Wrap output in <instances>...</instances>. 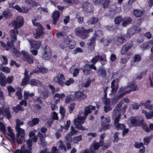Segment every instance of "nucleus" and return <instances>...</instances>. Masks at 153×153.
Returning <instances> with one entry per match:
<instances>
[{
    "label": "nucleus",
    "mask_w": 153,
    "mask_h": 153,
    "mask_svg": "<svg viewBox=\"0 0 153 153\" xmlns=\"http://www.w3.org/2000/svg\"><path fill=\"white\" fill-rule=\"evenodd\" d=\"M51 56V53L48 46L47 45L45 46V49L42 50L41 56L45 59H48Z\"/></svg>",
    "instance_id": "obj_13"
},
{
    "label": "nucleus",
    "mask_w": 153,
    "mask_h": 153,
    "mask_svg": "<svg viewBox=\"0 0 153 153\" xmlns=\"http://www.w3.org/2000/svg\"><path fill=\"white\" fill-rule=\"evenodd\" d=\"M65 79L63 74H58L55 77L53 81L54 82L59 84L61 86L65 85Z\"/></svg>",
    "instance_id": "obj_11"
},
{
    "label": "nucleus",
    "mask_w": 153,
    "mask_h": 153,
    "mask_svg": "<svg viewBox=\"0 0 153 153\" xmlns=\"http://www.w3.org/2000/svg\"><path fill=\"white\" fill-rule=\"evenodd\" d=\"M74 96L76 100L78 101H81L86 98L87 95L84 92L81 91H78L75 93Z\"/></svg>",
    "instance_id": "obj_17"
},
{
    "label": "nucleus",
    "mask_w": 153,
    "mask_h": 153,
    "mask_svg": "<svg viewBox=\"0 0 153 153\" xmlns=\"http://www.w3.org/2000/svg\"><path fill=\"white\" fill-rule=\"evenodd\" d=\"M91 83V81L89 79L85 82H82L81 84V86L83 87H85L86 88L89 86Z\"/></svg>",
    "instance_id": "obj_48"
},
{
    "label": "nucleus",
    "mask_w": 153,
    "mask_h": 153,
    "mask_svg": "<svg viewBox=\"0 0 153 153\" xmlns=\"http://www.w3.org/2000/svg\"><path fill=\"white\" fill-rule=\"evenodd\" d=\"M13 79L14 77L13 76H8L7 78H6V83H8V84L11 83L13 81Z\"/></svg>",
    "instance_id": "obj_54"
},
{
    "label": "nucleus",
    "mask_w": 153,
    "mask_h": 153,
    "mask_svg": "<svg viewBox=\"0 0 153 153\" xmlns=\"http://www.w3.org/2000/svg\"><path fill=\"white\" fill-rule=\"evenodd\" d=\"M101 126L103 129L107 130L109 129L111 127V120L109 117H107L102 120Z\"/></svg>",
    "instance_id": "obj_16"
},
{
    "label": "nucleus",
    "mask_w": 153,
    "mask_h": 153,
    "mask_svg": "<svg viewBox=\"0 0 153 153\" xmlns=\"http://www.w3.org/2000/svg\"><path fill=\"white\" fill-rule=\"evenodd\" d=\"M48 70L46 68L41 67L40 68L37 67L33 71L34 73H37L39 72L43 74L46 73L47 72Z\"/></svg>",
    "instance_id": "obj_37"
},
{
    "label": "nucleus",
    "mask_w": 153,
    "mask_h": 153,
    "mask_svg": "<svg viewBox=\"0 0 153 153\" xmlns=\"http://www.w3.org/2000/svg\"><path fill=\"white\" fill-rule=\"evenodd\" d=\"M37 140V137L36 136H34L32 138L29 139V140H27V145L29 149H25V147L23 146L21 147L20 150H16L14 153H31V150L32 143V141L33 142H36Z\"/></svg>",
    "instance_id": "obj_5"
},
{
    "label": "nucleus",
    "mask_w": 153,
    "mask_h": 153,
    "mask_svg": "<svg viewBox=\"0 0 153 153\" xmlns=\"http://www.w3.org/2000/svg\"><path fill=\"white\" fill-rule=\"evenodd\" d=\"M76 18L78 20V22L79 23H82L83 22V17L81 16L80 14L77 13L76 15Z\"/></svg>",
    "instance_id": "obj_57"
},
{
    "label": "nucleus",
    "mask_w": 153,
    "mask_h": 153,
    "mask_svg": "<svg viewBox=\"0 0 153 153\" xmlns=\"http://www.w3.org/2000/svg\"><path fill=\"white\" fill-rule=\"evenodd\" d=\"M123 103V100H121L115 107L112 113V116H121L120 108Z\"/></svg>",
    "instance_id": "obj_19"
},
{
    "label": "nucleus",
    "mask_w": 153,
    "mask_h": 153,
    "mask_svg": "<svg viewBox=\"0 0 153 153\" xmlns=\"http://www.w3.org/2000/svg\"><path fill=\"white\" fill-rule=\"evenodd\" d=\"M100 58H101V56H97L93 58L91 61L93 64H95L98 60H100Z\"/></svg>",
    "instance_id": "obj_49"
},
{
    "label": "nucleus",
    "mask_w": 153,
    "mask_h": 153,
    "mask_svg": "<svg viewBox=\"0 0 153 153\" xmlns=\"http://www.w3.org/2000/svg\"><path fill=\"white\" fill-rule=\"evenodd\" d=\"M150 42H146L144 43L142 45V48L143 49H147L149 48L150 47Z\"/></svg>",
    "instance_id": "obj_55"
},
{
    "label": "nucleus",
    "mask_w": 153,
    "mask_h": 153,
    "mask_svg": "<svg viewBox=\"0 0 153 153\" xmlns=\"http://www.w3.org/2000/svg\"><path fill=\"white\" fill-rule=\"evenodd\" d=\"M100 42L103 43L104 45L107 46L111 43L112 40L110 38H103L101 39Z\"/></svg>",
    "instance_id": "obj_31"
},
{
    "label": "nucleus",
    "mask_w": 153,
    "mask_h": 153,
    "mask_svg": "<svg viewBox=\"0 0 153 153\" xmlns=\"http://www.w3.org/2000/svg\"><path fill=\"white\" fill-rule=\"evenodd\" d=\"M2 71L3 72L8 74L10 72V69L8 67H4L2 68Z\"/></svg>",
    "instance_id": "obj_64"
},
{
    "label": "nucleus",
    "mask_w": 153,
    "mask_h": 153,
    "mask_svg": "<svg viewBox=\"0 0 153 153\" xmlns=\"http://www.w3.org/2000/svg\"><path fill=\"white\" fill-rule=\"evenodd\" d=\"M28 72L26 70L24 73L25 78L22 80V82L21 84L22 86H23L26 84L27 82L29 80L30 77L28 76Z\"/></svg>",
    "instance_id": "obj_33"
},
{
    "label": "nucleus",
    "mask_w": 153,
    "mask_h": 153,
    "mask_svg": "<svg viewBox=\"0 0 153 153\" xmlns=\"http://www.w3.org/2000/svg\"><path fill=\"white\" fill-rule=\"evenodd\" d=\"M99 21L97 18H91L88 20L87 23L88 25L94 24L97 23Z\"/></svg>",
    "instance_id": "obj_39"
},
{
    "label": "nucleus",
    "mask_w": 153,
    "mask_h": 153,
    "mask_svg": "<svg viewBox=\"0 0 153 153\" xmlns=\"http://www.w3.org/2000/svg\"><path fill=\"white\" fill-rule=\"evenodd\" d=\"M67 43L68 47L71 49L74 48L76 46V42L74 40H69L68 41V43Z\"/></svg>",
    "instance_id": "obj_45"
},
{
    "label": "nucleus",
    "mask_w": 153,
    "mask_h": 153,
    "mask_svg": "<svg viewBox=\"0 0 153 153\" xmlns=\"http://www.w3.org/2000/svg\"><path fill=\"white\" fill-rule=\"evenodd\" d=\"M143 13V12L140 10L134 9L133 10V14L136 17H140L141 16Z\"/></svg>",
    "instance_id": "obj_38"
},
{
    "label": "nucleus",
    "mask_w": 153,
    "mask_h": 153,
    "mask_svg": "<svg viewBox=\"0 0 153 153\" xmlns=\"http://www.w3.org/2000/svg\"><path fill=\"white\" fill-rule=\"evenodd\" d=\"M132 20V19L131 17H125L123 19L122 25L123 26H126L131 23Z\"/></svg>",
    "instance_id": "obj_27"
},
{
    "label": "nucleus",
    "mask_w": 153,
    "mask_h": 153,
    "mask_svg": "<svg viewBox=\"0 0 153 153\" xmlns=\"http://www.w3.org/2000/svg\"><path fill=\"white\" fill-rule=\"evenodd\" d=\"M141 59V56L139 54H135L133 57V61L134 62H140Z\"/></svg>",
    "instance_id": "obj_47"
},
{
    "label": "nucleus",
    "mask_w": 153,
    "mask_h": 153,
    "mask_svg": "<svg viewBox=\"0 0 153 153\" xmlns=\"http://www.w3.org/2000/svg\"><path fill=\"white\" fill-rule=\"evenodd\" d=\"M120 117L121 116L120 115L118 116H112V118L114 119V124L115 127L117 130L123 129L125 127L124 124L118 123Z\"/></svg>",
    "instance_id": "obj_12"
},
{
    "label": "nucleus",
    "mask_w": 153,
    "mask_h": 153,
    "mask_svg": "<svg viewBox=\"0 0 153 153\" xmlns=\"http://www.w3.org/2000/svg\"><path fill=\"white\" fill-rule=\"evenodd\" d=\"M10 40H9L7 43V45L2 41L0 42L1 46L6 50H8L12 48L13 47V43L16 40L17 38L16 33L15 30H11L10 31Z\"/></svg>",
    "instance_id": "obj_3"
},
{
    "label": "nucleus",
    "mask_w": 153,
    "mask_h": 153,
    "mask_svg": "<svg viewBox=\"0 0 153 153\" xmlns=\"http://www.w3.org/2000/svg\"><path fill=\"white\" fill-rule=\"evenodd\" d=\"M138 88L137 85L135 84L132 83H129L127 85L122 87L120 91V94L117 97H114L115 99L117 98V100L120 99L126 94H128L131 91H136L138 90Z\"/></svg>",
    "instance_id": "obj_1"
},
{
    "label": "nucleus",
    "mask_w": 153,
    "mask_h": 153,
    "mask_svg": "<svg viewBox=\"0 0 153 153\" xmlns=\"http://www.w3.org/2000/svg\"><path fill=\"white\" fill-rule=\"evenodd\" d=\"M39 119L38 118H34L32 120L28 122V125L29 126H33L36 124H38L39 122Z\"/></svg>",
    "instance_id": "obj_32"
},
{
    "label": "nucleus",
    "mask_w": 153,
    "mask_h": 153,
    "mask_svg": "<svg viewBox=\"0 0 153 153\" xmlns=\"http://www.w3.org/2000/svg\"><path fill=\"white\" fill-rule=\"evenodd\" d=\"M152 139L151 136L146 137L143 139L144 143L146 145L148 144L149 143L151 139Z\"/></svg>",
    "instance_id": "obj_63"
},
{
    "label": "nucleus",
    "mask_w": 153,
    "mask_h": 153,
    "mask_svg": "<svg viewBox=\"0 0 153 153\" xmlns=\"http://www.w3.org/2000/svg\"><path fill=\"white\" fill-rule=\"evenodd\" d=\"M143 129L144 130H145L147 132H150V129H149L148 126L146 125V123H143V121L142 124H141V125Z\"/></svg>",
    "instance_id": "obj_56"
},
{
    "label": "nucleus",
    "mask_w": 153,
    "mask_h": 153,
    "mask_svg": "<svg viewBox=\"0 0 153 153\" xmlns=\"http://www.w3.org/2000/svg\"><path fill=\"white\" fill-rule=\"evenodd\" d=\"M22 8L23 9L18 5H16L13 7L14 9H16L19 12L24 13H27L29 10H30V8H26L25 6H23Z\"/></svg>",
    "instance_id": "obj_22"
},
{
    "label": "nucleus",
    "mask_w": 153,
    "mask_h": 153,
    "mask_svg": "<svg viewBox=\"0 0 153 153\" xmlns=\"http://www.w3.org/2000/svg\"><path fill=\"white\" fill-rule=\"evenodd\" d=\"M34 95L33 93H30L29 91H25L24 93V98L25 100H27L29 97H31Z\"/></svg>",
    "instance_id": "obj_46"
},
{
    "label": "nucleus",
    "mask_w": 153,
    "mask_h": 153,
    "mask_svg": "<svg viewBox=\"0 0 153 153\" xmlns=\"http://www.w3.org/2000/svg\"><path fill=\"white\" fill-rule=\"evenodd\" d=\"M82 7L84 10L88 12H90L92 11L93 6L92 5L88 2L83 3Z\"/></svg>",
    "instance_id": "obj_24"
},
{
    "label": "nucleus",
    "mask_w": 153,
    "mask_h": 153,
    "mask_svg": "<svg viewBox=\"0 0 153 153\" xmlns=\"http://www.w3.org/2000/svg\"><path fill=\"white\" fill-rule=\"evenodd\" d=\"M82 139V136L80 135L74 137L73 139V141L74 143H76Z\"/></svg>",
    "instance_id": "obj_51"
},
{
    "label": "nucleus",
    "mask_w": 153,
    "mask_h": 153,
    "mask_svg": "<svg viewBox=\"0 0 153 153\" xmlns=\"http://www.w3.org/2000/svg\"><path fill=\"white\" fill-rule=\"evenodd\" d=\"M74 95L71 94L67 96L65 98V102L67 103H69L72 101L75 100Z\"/></svg>",
    "instance_id": "obj_40"
},
{
    "label": "nucleus",
    "mask_w": 153,
    "mask_h": 153,
    "mask_svg": "<svg viewBox=\"0 0 153 153\" xmlns=\"http://www.w3.org/2000/svg\"><path fill=\"white\" fill-rule=\"evenodd\" d=\"M123 103V100H121L115 107L112 113V116H121L120 108Z\"/></svg>",
    "instance_id": "obj_18"
},
{
    "label": "nucleus",
    "mask_w": 153,
    "mask_h": 153,
    "mask_svg": "<svg viewBox=\"0 0 153 153\" xmlns=\"http://www.w3.org/2000/svg\"><path fill=\"white\" fill-rule=\"evenodd\" d=\"M2 14L4 17L6 19H10L12 16L11 12L8 10H4Z\"/></svg>",
    "instance_id": "obj_42"
},
{
    "label": "nucleus",
    "mask_w": 153,
    "mask_h": 153,
    "mask_svg": "<svg viewBox=\"0 0 153 153\" xmlns=\"http://www.w3.org/2000/svg\"><path fill=\"white\" fill-rule=\"evenodd\" d=\"M93 31V30L91 28L85 29L83 27H78L75 30V34L83 39L89 36V33Z\"/></svg>",
    "instance_id": "obj_4"
},
{
    "label": "nucleus",
    "mask_w": 153,
    "mask_h": 153,
    "mask_svg": "<svg viewBox=\"0 0 153 153\" xmlns=\"http://www.w3.org/2000/svg\"><path fill=\"white\" fill-rule=\"evenodd\" d=\"M135 28H136V26H134L129 29L127 34V37H130L131 36L133 35L136 32Z\"/></svg>",
    "instance_id": "obj_30"
},
{
    "label": "nucleus",
    "mask_w": 153,
    "mask_h": 153,
    "mask_svg": "<svg viewBox=\"0 0 153 153\" xmlns=\"http://www.w3.org/2000/svg\"><path fill=\"white\" fill-rule=\"evenodd\" d=\"M12 48H13V52L14 54L17 57H20L21 56L20 52L17 50L14 46Z\"/></svg>",
    "instance_id": "obj_62"
},
{
    "label": "nucleus",
    "mask_w": 153,
    "mask_h": 153,
    "mask_svg": "<svg viewBox=\"0 0 153 153\" xmlns=\"http://www.w3.org/2000/svg\"><path fill=\"white\" fill-rule=\"evenodd\" d=\"M103 34V31L101 30H98L95 32L93 36L90 39V42L88 44V47L91 50H93L94 49V44L97 37L102 36Z\"/></svg>",
    "instance_id": "obj_9"
},
{
    "label": "nucleus",
    "mask_w": 153,
    "mask_h": 153,
    "mask_svg": "<svg viewBox=\"0 0 153 153\" xmlns=\"http://www.w3.org/2000/svg\"><path fill=\"white\" fill-rule=\"evenodd\" d=\"M71 131L65 137V140L69 142H71L72 141L71 137L75 134L77 133V131L74 129V128L73 126H71Z\"/></svg>",
    "instance_id": "obj_21"
},
{
    "label": "nucleus",
    "mask_w": 153,
    "mask_h": 153,
    "mask_svg": "<svg viewBox=\"0 0 153 153\" xmlns=\"http://www.w3.org/2000/svg\"><path fill=\"white\" fill-rule=\"evenodd\" d=\"M16 129L17 131L16 141L18 144H21L25 139V130L18 126H16Z\"/></svg>",
    "instance_id": "obj_7"
},
{
    "label": "nucleus",
    "mask_w": 153,
    "mask_h": 153,
    "mask_svg": "<svg viewBox=\"0 0 153 153\" xmlns=\"http://www.w3.org/2000/svg\"><path fill=\"white\" fill-rule=\"evenodd\" d=\"M33 56L29 55L24 60L25 61L29 64H31L33 62Z\"/></svg>",
    "instance_id": "obj_53"
},
{
    "label": "nucleus",
    "mask_w": 153,
    "mask_h": 153,
    "mask_svg": "<svg viewBox=\"0 0 153 153\" xmlns=\"http://www.w3.org/2000/svg\"><path fill=\"white\" fill-rule=\"evenodd\" d=\"M14 111L16 113L18 112L19 111H23V109L19 105H18L14 107L13 108Z\"/></svg>",
    "instance_id": "obj_50"
},
{
    "label": "nucleus",
    "mask_w": 153,
    "mask_h": 153,
    "mask_svg": "<svg viewBox=\"0 0 153 153\" xmlns=\"http://www.w3.org/2000/svg\"><path fill=\"white\" fill-rule=\"evenodd\" d=\"M6 116L7 119H10L11 116L9 111V108L8 106H3L2 108L0 107V116Z\"/></svg>",
    "instance_id": "obj_15"
},
{
    "label": "nucleus",
    "mask_w": 153,
    "mask_h": 153,
    "mask_svg": "<svg viewBox=\"0 0 153 153\" xmlns=\"http://www.w3.org/2000/svg\"><path fill=\"white\" fill-rule=\"evenodd\" d=\"M38 135L40 138L41 144L43 146H45L46 144V143L45 141V136L44 137V135L39 132L38 133Z\"/></svg>",
    "instance_id": "obj_41"
},
{
    "label": "nucleus",
    "mask_w": 153,
    "mask_h": 153,
    "mask_svg": "<svg viewBox=\"0 0 153 153\" xmlns=\"http://www.w3.org/2000/svg\"><path fill=\"white\" fill-rule=\"evenodd\" d=\"M103 145V142L100 140L99 142L94 141L93 144L91 145L90 148V152L91 153H95V151L98 149L100 146H102Z\"/></svg>",
    "instance_id": "obj_14"
},
{
    "label": "nucleus",
    "mask_w": 153,
    "mask_h": 153,
    "mask_svg": "<svg viewBox=\"0 0 153 153\" xmlns=\"http://www.w3.org/2000/svg\"><path fill=\"white\" fill-rule=\"evenodd\" d=\"M151 102V101L148 100L142 104L144 105L145 108L149 110H153V105L150 104ZM142 112L143 113L145 114L147 119H149L153 118V111L149 113L145 110H143Z\"/></svg>",
    "instance_id": "obj_8"
},
{
    "label": "nucleus",
    "mask_w": 153,
    "mask_h": 153,
    "mask_svg": "<svg viewBox=\"0 0 153 153\" xmlns=\"http://www.w3.org/2000/svg\"><path fill=\"white\" fill-rule=\"evenodd\" d=\"M86 116L81 112L78 114L76 118H75L74 120V123L77 128L81 130H87L83 126L82 124L84 123L86 119Z\"/></svg>",
    "instance_id": "obj_2"
},
{
    "label": "nucleus",
    "mask_w": 153,
    "mask_h": 153,
    "mask_svg": "<svg viewBox=\"0 0 153 153\" xmlns=\"http://www.w3.org/2000/svg\"><path fill=\"white\" fill-rule=\"evenodd\" d=\"M125 38L124 35H121L118 36L117 38V44L118 45H121L124 41Z\"/></svg>",
    "instance_id": "obj_36"
},
{
    "label": "nucleus",
    "mask_w": 153,
    "mask_h": 153,
    "mask_svg": "<svg viewBox=\"0 0 153 153\" xmlns=\"http://www.w3.org/2000/svg\"><path fill=\"white\" fill-rule=\"evenodd\" d=\"M74 81V80L73 78H70L65 82V85L68 86L69 85L73 83Z\"/></svg>",
    "instance_id": "obj_59"
},
{
    "label": "nucleus",
    "mask_w": 153,
    "mask_h": 153,
    "mask_svg": "<svg viewBox=\"0 0 153 153\" xmlns=\"http://www.w3.org/2000/svg\"><path fill=\"white\" fill-rule=\"evenodd\" d=\"M144 120L143 118L141 117H131L129 119L127 123L130 127L139 126L142 124Z\"/></svg>",
    "instance_id": "obj_6"
},
{
    "label": "nucleus",
    "mask_w": 153,
    "mask_h": 153,
    "mask_svg": "<svg viewBox=\"0 0 153 153\" xmlns=\"http://www.w3.org/2000/svg\"><path fill=\"white\" fill-rule=\"evenodd\" d=\"M142 105L140 103V105L137 103H134L132 105V108L133 110H137L139 109L140 106Z\"/></svg>",
    "instance_id": "obj_58"
},
{
    "label": "nucleus",
    "mask_w": 153,
    "mask_h": 153,
    "mask_svg": "<svg viewBox=\"0 0 153 153\" xmlns=\"http://www.w3.org/2000/svg\"><path fill=\"white\" fill-rule=\"evenodd\" d=\"M95 108V106L89 105L86 107L83 114L86 117L90 113L92 110H94Z\"/></svg>",
    "instance_id": "obj_28"
},
{
    "label": "nucleus",
    "mask_w": 153,
    "mask_h": 153,
    "mask_svg": "<svg viewBox=\"0 0 153 153\" xmlns=\"http://www.w3.org/2000/svg\"><path fill=\"white\" fill-rule=\"evenodd\" d=\"M6 77L2 73H0V84L2 86L6 85Z\"/></svg>",
    "instance_id": "obj_35"
},
{
    "label": "nucleus",
    "mask_w": 153,
    "mask_h": 153,
    "mask_svg": "<svg viewBox=\"0 0 153 153\" xmlns=\"http://www.w3.org/2000/svg\"><path fill=\"white\" fill-rule=\"evenodd\" d=\"M33 3V1L32 0H25L24 3L25 4L24 6H25L26 8H30L31 10Z\"/></svg>",
    "instance_id": "obj_43"
},
{
    "label": "nucleus",
    "mask_w": 153,
    "mask_h": 153,
    "mask_svg": "<svg viewBox=\"0 0 153 153\" xmlns=\"http://www.w3.org/2000/svg\"><path fill=\"white\" fill-rule=\"evenodd\" d=\"M29 83L32 85L39 86L41 85V83L39 81L34 79H31Z\"/></svg>",
    "instance_id": "obj_44"
},
{
    "label": "nucleus",
    "mask_w": 153,
    "mask_h": 153,
    "mask_svg": "<svg viewBox=\"0 0 153 153\" xmlns=\"http://www.w3.org/2000/svg\"><path fill=\"white\" fill-rule=\"evenodd\" d=\"M8 131L9 132L8 135L10 137L15 136V134L13 132V130L10 127H8L7 128Z\"/></svg>",
    "instance_id": "obj_61"
},
{
    "label": "nucleus",
    "mask_w": 153,
    "mask_h": 153,
    "mask_svg": "<svg viewBox=\"0 0 153 153\" xmlns=\"http://www.w3.org/2000/svg\"><path fill=\"white\" fill-rule=\"evenodd\" d=\"M118 85L116 82L115 79H114L111 82V92L112 94H115L117 92L118 88Z\"/></svg>",
    "instance_id": "obj_25"
},
{
    "label": "nucleus",
    "mask_w": 153,
    "mask_h": 153,
    "mask_svg": "<svg viewBox=\"0 0 153 153\" xmlns=\"http://www.w3.org/2000/svg\"><path fill=\"white\" fill-rule=\"evenodd\" d=\"M43 28L37 29L36 33H34L35 37L37 39L42 36L43 34Z\"/></svg>",
    "instance_id": "obj_29"
},
{
    "label": "nucleus",
    "mask_w": 153,
    "mask_h": 153,
    "mask_svg": "<svg viewBox=\"0 0 153 153\" xmlns=\"http://www.w3.org/2000/svg\"><path fill=\"white\" fill-rule=\"evenodd\" d=\"M103 101L105 104L104 110L105 112H107L111 109L109 99L104 98L103 99Z\"/></svg>",
    "instance_id": "obj_20"
},
{
    "label": "nucleus",
    "mask_w": 153,
    "mask_h": 153,
    "mask_svg": "<svg viewBox=\"0 0 153 153\" xmlns=\"http://www.w3.org/2000/svg\"><path fill=\"white\" fill-rule=\"evenodd\" d=\"M98 74L102 78H105L106 75V71L102 68H100L98 70Z\"/></svg>",
    "instance_id": "obj_34"
},
{
    "label": "nucleus",
    "mask_w": 153,
    "mask_h": 153,
    "mask_svg": "<svg viewBox=\"0 0 153 153\" xmlns=\"http://www.w3.org/2000/svg\"><path fill=\"white\" fill-rule=\"evenodd\" d=\"M59 143H60V145L59 148L60 149H63L65 151H66L67 149L62 141V140H60Z\"/></svg>",
    "instance_id": "obj_60"
},
{
    "label": "nucleus",
    "mask_w": 153,
    "mask_h": 153,
    "mask_svg": "<svg viewBox=\"0 0 153 153\" xmlns=\"http://www.w3.org/2000/svg\"><path fill=\"white\" fill-rule=\"evenodd\" d=\"M24 23V19L21 16H18L16 19L12 21L11 23V24L14 26L15 29L13 30H15V31H16L17 33H18V32L17 29L21 27L23 25ZM16 33V32H15Z\"/></svg>",
    "instance_id": "obj_10"
},
{
    "label": "nucleus",
    "mask_w": 153,
    "mask_h": 153,
    "mask_svg": "<svg viewBox=\"0 0 153 153\" xmlns=\"http://www.w3.org/2000/svg\"><path fill=\"white\" fill-rule=\"evenodd\" d=\"M133 45L131 44H127L124 45L122 48L121 50V53L122 54H126L128 50Z\"/></svg>",
    "instance_id": "obj_26"
},
{
    "label": "nucleus",
    "mask_w": 153,
    "mask_h": 153,
    "mask_svg": "<svg viewBox=\"0 0 153 153\" xmlns=\"http://www.w3.org/2000/svg\"><path fill=\"white\" fill-rule=\"evenodd\" d=\"M59 16V12L57 11H55L52 14V17L53 19H58Z\"/></svg>",
    "instance_id": "obj_52"
},
{
    "label": "nucleus",
    "mask_w": 153,
    "mask_h": 153,
    "mask_svg": "<svg viewBox=\"0 0 153 153\" xmlns=\"http://www.w3.org/2000/svg\"><path fill=\"white\" fill-rule=\"evenodd\" d=\"M31 45L30 49L35 48L38 49L41 45V42L39 41L29 40Z\"/></svg>",
    "instance_id": "obj_23"
}]
</instances>
